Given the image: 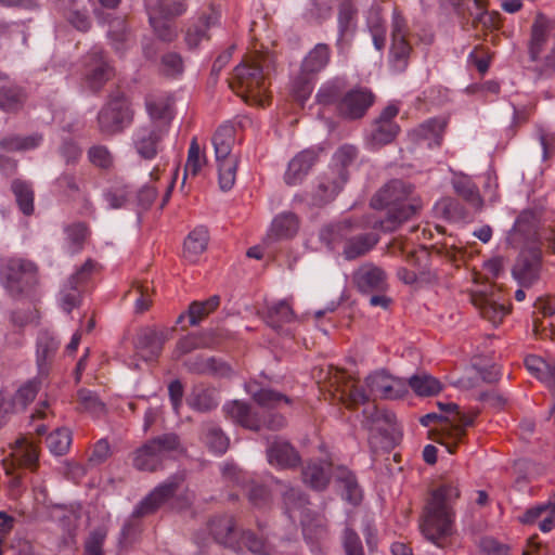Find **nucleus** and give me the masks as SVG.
Returning <instances> with one entry per match:
<instances>
[{
	"label": "nucleus",
	"mask_w": 555,
	"mask_h": 555,
	"mask_svg": "<svg viewBox=\"0 0 555 555\" xmlns=\"http://www.w3.org/2000/svg\"><path fill=\"white\" fill-rule=\"evenodd\" d=\"M90 163L102 169H108L113 166L114 157L104 145H93L88 150Z\"/></svg>",
	"instance_id": "nucleus-61"
},
{
	"label": "nucleus",
	"mask_w": 555,
	"mask_h": 555,
	"mask_svg": "<svg viewBox=\"0 0 555 555\" xmlns=\"http://www.w3.org/2000/svg\"><path fill=\"white\" fill-rule=\"evenodd\" d=\"M341 395L348 406L364 404L369 400L366 391L354 382L346 383L341 390Z\"/></svg>",
	"instance_id": "nucleus-63"
},
{
	"label": "nucleus",
	"mask_w": 555,
	"mask_h": 555,
	"mask_svg": "<svg viewBox=\"0 0 555 555\" xmlns=\"http://www.w3.org/2000/svg\"><path fill=\"white\" fill-rule=\"evenodd\" d=\"M23 90L14 85L0 88V109L3 112H16L24 103Z\"/></svg>",
	"instance_id": "nucleus-48"
},
{
	"label": "nucleus",
	"mask_w": 555,
	"mask_h": 555,
	"mask_svg": "<svg viewBox=\"0 0 555 555\" xmlns=\"http://www.w3.org/2000/svg\"><path fill=\"white\" fill-rule=\"evenodd\" d=\"M374 101L375 96L370 89L356 87L340 96L336 111L344 119L357 120L366 114Z\"/></svg>",
	"instance_id": "nucleus-12"
},
{
	"label": "nucleus",
	"mask_w": 555,
	"mask_h": 555,
	"mask_svg": "<svg viewBox=\"0 0 555 555\" xmlns=\"http://www.w3.org/2000/svg\"><path fill=\"white\" fill-rule=\"evenodd\" d=\"M268 462L278 468H292L298 465V452L285 440L274 439L267 449Z\"/></svg>",
	"instance_id": "nucleus-25"
},
{
	"label": "nucleus",
	"mask_w": 555,
	"mask_h": 555,
	"mask_svg": "<svg viewBox=\"0 0 555 555\" xmlns=\"http://www.w3.org/2000/svg\"><path fill=\"white\" fill-rule=\"evenodd\" d=\"M42 138L39 134H31L25 138H11L3 140L1 145L12 151H27L37 147Z\"/></svg>",
	"instance_id": "nucleus-62"
},
{
	"label": "nucleus",
	"mask_w": 555,
	"mask_h": 555,
	"mask_svg": "<svg viewBox=\"0 0 555 555\" xmlns=\"http://www.w3.org/2000/svg\"><path fill=\"white\" fill-rule=\"evenodd\" d=\"M358 22V9L352 0H344L338 5L337 12V39L336 47L344 51L351 43Z\"/></svg>",
	"instance_id": "nucleus-14"
},
{
	"label": "nucleus",
	"mask_w": 555,
	"mask_h": 555,
	"mask_svg": "<svg viewBox=\"0 0 555 555\" xmlns=\"http://www.w3.org/2000/svg\"><path fill=\"white\" fill-rule=\"evenodd\" d=\"M201 440L210 452L217 455L223 454L229 447L228 437L214 423H206L202 425Z\"/></svg>",
	"instance_id": "nucleus-37"
},
{
	"label": "nucleus",
	"mask_w": 555,
	"mask_h": 555,
	"mask_svg": "<svg viewBox=\"0 0 555 555\" xmlns=\"http://www.w3.org/2000/svg\"><path fill=\"white\" fill-rule=\"evenodd\" d=\"M550 23L542 14L537 15L532 27L529 42V57L532 62L540 60L541 53L544 51L548 41Z\"/></svg>",
	"instance_id": "nucleus-28"
},
{
	"label": "nucleus",
	"mask_w": 555,
	"mask_h": 555,
	"mask_svg": "<svg viewBox=\"0 0 555 555\" xmlns=\"http://www.w3.org/2000/svg\"><path fill=\"white\" fill-rule=\"evenodd\" d=\"M373 224L374 221L370 220L351 221L346 219L331 225L327 231L332 236V243L344 242L343 254L346 259L351 260L365 255L378 243V236L374 233H354L356 230L373 228Z\"/></svg>",
	"instance_id": "nucleus-4"
},
{
	"label": "nucleus",
	"mask_w": 555,
	"mask_h": 555,
	"mask_svg": "<svg viewBox=\"0 0 555 555\" xmlns=\"http://www.w3.org/2000/svg\"><path fill=\"white\" fill-rule=\"evenodd\" d=\"M299 229V220L293 212H282L271 222L268 238L272 241L293 237Z\"/></svg>",
	"instance_id": "nucleus-32"
},
{
	"label": "nucleus",
	"mask_w": 555,
	"mask_h": 555,
	"mask_svg": "<svg viewBox=\"0 0 555 555\" xmlns=\"http://www.w3.org/2000/svg\"><path fill=\"white\" fill-rule=\"evenodd\" d=\"M267 318L272 327L280 328L283 324L294 321L295 313L291 302L283 299L269 307Z\"/></svg>",
	"instance_id": "nucleus-46"
},
{
	"label": "nucleus",
	"mask_w": 555,
	"mask_h": 555,
	"mask_svg": "<svg viewBox=\"0 0 555 555\" xmlns=\"http://www.w3.org/2000/svg\"><path fill=\"white\" fill-rule=\"evenodd\" d=\"M366 25L375 49L382 51L386 46V26L378 11L370 12Z\"/></svg>",
	"instance_id": "nucleus-52"
},
{
	"label": "nucleus",
	"mask_w": 555,
	"mask_h": 555,
	"mask_svg": "<svg viewBox=\"0 0 555 555\" xmlns=\"http://www.w3.org/2000/svg\"><path fill=\"white\" fill-rule=\"evenodd\" d=\"M105 539L106 532L104 530H93L85 542V555H104Z\"/></svg>",
	"instance_id": "nucleus-64"
},
{
	"label": "nucleus",
	"mask_w": 555,
	"mask_h": 555,
	"mask_svg": "<svg viewBox=\"0 0 555 555\" xmlns=\"http://www.w3.org/2000/svg\"><path fill=\"white\" fill-rule=\"evenodd\" d=\"M73 441L72 431L68 428H57L47 438V447L56 456L64 455Z\"/></svg>",
	"instance_id": "nucleus-50"
},
{
	"label": "nucleus",
	"mask_w": 555,
	"mask_h": 555,
	"mask_svg": "<svg viewBox=\"0 0 555 555\" xmlns=\"http://www.w3.org/2000/svg\"><path fill=\"white\" fill-rule=\"evenodd\" d=\"M408 385L418 397L436 396L442 390L441 382L424 371L413 374L408 379Z\"/></svg>",
	"instance_id": "nucleus-36"
},
{
	"label": "nucleus",
	"mask_w": 555,
	"mask_h": 555,
	"mask_svg": "<svg viewBox=\"0 0 555 555\" xmlns=\"http://www.w3.org/2000/svg\"><path fill=\"white\" fill-rule=\"evenodd\" d=\"M145 106L151 118L150 124L166 125L168 129L170 128L172 102L169 96L165 94L150 95L145 100Z\"/></svg>",
	"instance_id": "nucleus-26"
},
{
	"label": "nucleus",
	"mask_w": 555,
	"mask_h": 555,
	"mask_svg": "<svg viewBox=\"0 0 555 555\" xmlns=\"http://www.w3.org/2000/svg\"><path fill=\"white\" fill-rule=\"evenodd\" d=\"M357 157V149L353 145H343L333 155V167L331 170L334 172H347V167L352 164Z\"/></svg>",
	"instance_id": "nucleus-58"
},
{
	"label": "nucleus",
	"mask_w": 555,
	"mask_h": 555,
	"mask_svg": "<svg viewBox=\"0 0 555 555\" xmlns=\"http://www.w3.org/2000/svg\"><path fill=\"white\" fill-rule=\"evenodd\" d=\"M13 463L18 466L28 467L34 469L39 460V453L37 446L29 441L26 437L16 439L14 444L11 447V453Z\"/></svg>",
	"instance_id": "nucleus-31"
},
{
	"label": "nucleus",
	"mask_w": 555,
	"mask_h": 555,
	"mask_svg": "<svg viewBox=\"0 0 555 555\" xmlns=\"http://www.w3.org/2000/svg\"><path fill=\"white\" fill-rule=\"evenodd\" d=\"M462 485L456 477L441 478L429 491L420 521L422 534L441 546L456 530L455 506L461 498Z\"/></svg>",
	"instance_id": "nucleus-1"
},
{
	"label": "nucleus",
	"mask_w": 555,
	"mask_h": 555,
	"mask_svg": "<svg viewBox=\"0 0 555 555\" xmlns=\"http://www.w3.org/2000/svg\"><path fill=\"white\" fill-rule=\"evenodd\" d=\"M302 481L317 491L324 490L331 480L332 463L328 460H311L302 467Z\"/></svg>",
	"instance_id": "nucleus-23"
},
{
	"label": "nucleus",
	"mask_w": 555,
	"mask_h": 555,
	"mask_svg": "<svg viewBox=\"0 0 555 555\" xmlns=\"http://www.w3.org/2000/svg\"><path fill=\"white\" fill-rule=\"evenodd\" d=\"M400 127L397 124H387L385 121L375 120L371 133L369 135V142L372 147H378L388 144L399 133Z\"/></svg>",
	"instance_id": "nucleus-45"
},
{
	"label": "nucleus",
	"mask_w": 555,
	"mask_h": 555,
	"mask_svg": "<svg viewBox=\"0 0 555 555\" xmlns=\"http://www.w3.org/2000/svg\"><path fill=\"white\" fill-rule=\"evenodd\" d=\"M207 158L204 151H202L196 138L191 141L188 159L184 168V178L188 176H197L201 170L206 166Z\"/></svg>",
	"instance_id": "nucleus-49"
},
{
	"label": "nucleus",
	"mask_w": 555,
	"mask_h": 555,
	"mask_svg": "<svg viewBox=\"0 0 555 555\" xmlns=\"http://www.w3.org/2000/svg\"><path fill=\"white\" fill-rule=\"evenodd\" d=\"M221 11L210 5L192 17L185 29L184 41L189 49H196L202 42L209 41L211 31L220 26Z\"/></svg>",
	"instance_id": "nucleus-10"
},
{
	"label": "nucleus",
	"mask_w": 555,
	"mask_h": 555,
	"mask_svg": "<svg viewBox=\"0 0 555 555\" xmlns=\"http://www.w3.org/2000/svg\"><path fill=\"white\" fill-rule=\"evenodd\" d=\"M410 52L411 47L406 39H391L389 61L395 70L402 72L406 68Z\"/></svg>",
	"instance_id": "nucleus-51"
},
{
	"label": "nucleus",
	"mask_w": 555,
	"mask_h": 555,
	"mask_svg": "<svg viewBox=\"0 0 555 555\" xmlns=\"http://www.w3.org/2000/svg\"><path fill=\"white\" fill-rule=\"evenodd\" d=\"M129 189L124 183H116L105 190L103 197L111 209H119L125 206L129 197Z\"/></svg>",
	"instance_id": "nucleus-56"
},
{
	"label": "nucleus",
	"mask_w": 555,
	"mask_h": 555,
	"mask_svg": "<svg viewBox=\"0 0 555 555\" xmlns=\"http://www.w3.org/2000/svg\"><path fill=\"white\" fill-rule=\"evenodd\" d=\"M79 284L76 283V278H69L61 287L57 295V302L64 312H72L80 302Z\"/></svg>",
	"instance_id": "nucleus-44"
},
{
	"label": "nucleus",
	"mask_w": 555,
	"mask_h": 555,
	"mask_svg": "<svg viewBox=\"0 0 555 555\" xmlns=\"http://www.w3.org/2000/svg\"><path fill=\"white\" fill-rule=\"evenodd\" d=\"M168 133L166 125L140 126L132 133V147L141 159L153 160L164 150Z\"/></svg>",
	"instance_id": "nucleus-9"
},
{
	"label": "nucleus",
	"mask_w": 555,
	"mask_h": 555,
	"mask_svg": "<svg viewBox=\"0 0 555 555\" xmlns=\"http://www.w3.org/2000/svg\"><path fill=\"white\" fill-rule=\"evenodd\" d=\"M223 411L234 423L241 426L258 430L260 428V422L255 414L251 413L250 408L247 403L234 400L223 405Z\"/></svg>",
	"instance_id": "nucleus-34"
},
{
	"label": "nucleus",
	"mask_w": 555,
	"mask_h": 555,
	"mask_svg": "<svg viewBox=\"0 0 555 555\" xmlns=\"http://www.w3.org/2000/svg\"><path fill=\"white\" fill-rule=\"evenodd\" d=\"M113 69L106 62L101 49H93L87 65L86 82L90 89L99 90L112 76Z\"/></svg>",
	"instance_id": "nucleus-24"
},
{
	"label": "nucleus",
	"mask_w": 555,
	"mask_h": 555,
	"mask_svg": "<svg viewBox=\"0 0 555 555\" xmlns=\"http://www.w3.org/2000/svg\"><path fill=\"white\" fill-rule=\"evenodd\" d=\"M208 528L218 543L229 547H234L236 533L234 529V521L231 517H216L209 522Z\"/></svg>",
	"instance_id": "nucleus-38"
},
{
	"label": "nucleus",
	"mask_w": 555,
	"mask_h": 555,
	"mask_svg": "<svg viewBox=\"0 0 555 555\" xmlns=\"http://www.w3.org/2000/svg\"><path fill=\"white\" fill-rule=\"evenodd\" d=\"M527 370L555 392V360H545L539 356L525 359Z\"/></svg>",
	"instance_id": "nucleus-30"
},
{
	"label": "nucleus",
	"mask_w": 555,
	"mask_h": 555,
	"mask_svg": "<svg viewBox=\"0 0 555 555\" xmlns=\"http://www.w3.org/2000/svg\"><path fill=\"white\" fill-rule=\"evenodd\" d=\"M540 269L541 251L533 248L519 254L512 273L519 285L529 287L539 279Z\"/></svg>",
	"instance_id": "nucleus-16"
},
{
	"label": "nucleus",
	"mask_w": 555,
	"mask_h": 555,
	"mask_svg": "<svg viewBox=\"0 0 555 555\" xmlns=\"http://www.w3.org/2000/svg\"><path fill=\"white\" fill-rule=\"evenodd\" d=\"M133 112L128 101L120 96L109 101L99 113L98 121L101 132L106 134L121 131L129 126Z\"/></svg>",
	"instance_id": "nucleus-11"
},
{
	"label": "nucleus",
	"mask_w": 555,
	"mask_h": 555,
	"mask_svg": "<svg viewBox=\"0 0 555 555\" xmlns=\"http://www.w3.org/2000/svg\"><path fill=\"white\" fill-rule=\"evenodd\" d=\"M348 180L346 172H334L330 170L319 180L318 186L313 193V204L324 205L333 201L341 191Z\"/></svg>",
	"instance_id": "nucleus-22"
},
{
	"label": "nucleus",
	"mask_w": 555,
	"mask_h": 555,
	"mask_svg": "<svg viewBox=\"0 0 555 555\" xmlns=\"http://www.w3.org/2000/svg\"><path fill=\"white\" fill-rule=\"evenodd\" d=\"M455 193L461 196L475 210H480L483 206V199L477 185L466 175H457L452 180Z\"/></svg>",
	"instance_id": "nucleus-35"
},
{
	"label": "nucleus",
	"mask_w": 555,
	"mask_h": 555,
	"mask_svg": "<svg viewBox=\"0 0 555 555\" xmlns=\"http://www.w3.org/2000/svg\"><path fill=\"white\" fill-rule=\"evenodd\" d=\"M330 60V47L326 43H318L304 59L302 70L310 74L319 73L327 66Z\"/></svg>",
	"instance_id": "nucleus-40"
},
{
	"label": "nucleus",
	"mask_w": 555,
	"mask_h": 555,
	"mask_svg": "<svg viewBox=\"0 0 555 555\" xmlns=\"http://www.w3.org/2000/svg\"><path fill=\"white\" fill-rule=\"evenodd\" d=\"M165 339L164 333L155 330H144L137 337L135 348L142 358L153 360L162 352Z\"/></svg>",
	"instance_id": "nucleus-29"
},
{
	"label": "nucleus",
	"mask_w": 555,
	"mask_h": 555,
	"mask_svg": "<svg viewBox=\"0 0 555 555\" xmlns=\"http://www.w3.org/2000/svg\"><path fill=\"white\" fill-rule=\"evenodd\" d=\"M60 341L54 337L49 335L48 333H42L38 337L37 341V366L39 370V374L46 375L48 372V364L54 357L56 350L59 349Z\"/></svg>",
	"instance_id": "nucleus-39"
},
{
	"label": "nucleus",
	"mask_w": 555,
	"mask_h": 555,
	"mask_svg": "<svg viewBox=\"0 0 555 555\" xmlns=\"http://www.w3.org/2000/svg\"><path fill=\"white\" fill-rule=\"evenodd\" d=\"M321 149L310 147L299 152L288 163L284 180L288 185L300 183L319 160Z\"/></svg>",
	"instance_id": "nucleus-19"
},
{
	"label": "nucleus",
	"mask_w": 555,
	"mask_h": 555,
	"mask_svg": "<svg viewBox=\"0 0 555 555\" xmlns=\"http://www.w3.org/2000/svg\"><path fill=\"white\" fill-rule=\"evenodd\" d=\"M365 385L371 393L386 399H398L406 392V385L402 379L392 378L383 371L369 375Z\"/></svg>",
	"instance_id": "nucleus-18"
},
{
	"label": "nucleus",
	"mask_w": 555,
	"mask_h": 555,
	"mask_svg": "<svg viewBox=\"0 0 555 555\" xmlns=\"http://www.w3.org/2000/svg\"><path fill=\"white\" fill-rule=\"evenodd\" d=\"M77 397L81 410L96 417L104 413L105 404L93 391L88 389H80L77 393Z\"/></svg>",
	"instance_id": "nucleus-55"
},
{
	"label": "nucleus",
	"mask_w": 555,
	"mask_h": 555,
	"mask_svg": "<svg viewBox=\"0 0 555 555\" xmlns=\"http://www.w3.org/2000/svg\"><path fill=\"white\" fill-rule=\"evenodd\" d=\"M145 2L150 24L156 36L166 42L176 39L177 30L168 17L184 13L185 3L177 0H145Z\"/></svg>",
	"instance_id": "nucleus-7"
},
{
	"label": "nucleus",
	"mask_w": 555,
	"mask_h": 555,
	"mask_svg": "<svg viewBox=\"0 0 555 555\" xmlns=\"http://www.w3.org/2000/svg\"><path fill=\"white\" fill-rule=\"evenodd\" d=\"M472 302L480 315L494 326L499 325L508 312L504 305L496 302L492 297L486 295H473Z\"/></svg>",
	"instance_id": "nucleus-33"
},
{
	"label": "nucleus",
	"mask_w": 555,
	"mask_h": 555,
	"mask_svg": "<svg viewBox=\"0 0 555 555\" xmlns=\"http://www.w3.org/2000/svg\"><path fill=\"white\" fill-rule=\"evenodd\" d=\"M246 391L254 398V400L261 406L275 408L281 402L289 404L292 401L283 393L276 392L268 388L258 389L256 383H247Z\"/></svg>",
	"instance_id": "nucleus-42"
},
{
	"label": "nucleus",
	"mask_w": 555,
	"mask_h": 555,
	"mask_svg": "<svg viewBox=\"0 0 555 555\" xmlns=\"http://www.w3.org/2000/svg\"><path fill=\"white\" fill-rule=\"evenodd\" d=\"M209 242V233L207 228L199 225L193 229L185 237L183 243V258L194 263L206 250Z\"/></svg>",
	"instance_id": "nucleus-27"
},
{
	"label": "nucleus",
	"mask_w": 555,
	"mask_h": 555,
	"mask_svg": "<svg viewBox=\"0 0 555 555\" xmlns=\"http://www.w3.org/2000/svg\"><path fill=\"white\" fill-rule=\"evenodd\" d=\"M11 189L21 211L26 216H30L35 209V192L33 185L26 181L14 180Z\"/></svg>",
	"instance_id": "nucleus-43"
},
{
	"label": "nucleus",
	"mask_w": 555,
	"mask_h": 555,
	"mask_svg": "<svg viewBox=\"0 0 555 555\" xmlns=\"http://www.w3.org/2000/svg\"><path fill=\"white\" fill-rule=\"evenodd\" d=\"M260 59L255 56L237 65L231 86L246 102L264 106L268 99V82Z\"/></svg>",
	"instance_id": "nucleus-3"
},
{
	"label": "nucleus",
	"mask_w": 555,
	"mask_h": 555,
	"mask_svg": "<svg viewBox=\"0 0 555 555\" xmlns=\"http://www.w3.org/2000/svg\"><path fill=\"white\" fill-rule=\"evenodd\" d=\"M446 121L441 118H429L409 132L412 142L428 147L440 146Z\"/></svg>",
	"instance_id": "nucleus-21"
},
{
	"label": "nucleus",
	"mask_w": 555,
	"mask_h": 555,
	"mask_svg": "<svg viewBox=\"0 0 555 555\" xmlns=\"http://www.w3.org/2000/svg\"><path fill=\"white\" fill-rule=\"evenodd\" d=\"M66 248L69 254L74 255L82 249L83 242L88 234L85 223L78 222L65 228Z\"/></svg>",
	"instance_id": "nucleus-53"
},
{
	"label": "nucleus",
	"mask_w": 555,
	"mask_h": 555,
	"mask_svg": "<svg viewBox=\"0 0 555 555\" xmlns=\"http://www.w3.org/2000/svg\"><path fill=\"white\" fill-rule=\"evenodd\" d=\"M40 388V383L37 379H31L18 388L11 403V412L16 409H25L30 403Z\"/></svg>",
	"instance_id": "nucleus-54"
},
{
	"label": "nucleus",
	"mask_w": 555,
	"mask_h": 555,
	"mask_svg": "<svg viewBox=\"0 0 555 555\" xmlns=\"http://www.w3.org/2000/svg\"><path fill=\"white\" fill-rule=\"evenodd\" d=\"M37 268L34 262L22 258L4 259L0 266V282L11 294L17 295L36 282Z\"/></svg>",
	"instance_id": "nucleus-8"
},
{
	"label": "nucleus",
	"mask_w": 555,
	"mask_h": 555,
	"mask_svg": "<svg viewBox=\"0 0 555 555\" xmlns=\"http://www.w3.org/2000/svg\"><path fill=\"white\" fill-rule=\"evenodd\" d=\"M437 405L443 413L441 414L446 425L442 429L448 430L449 435L455 440L462 439L467 427L474 424L476 414H466L461 411L460 406L454 402L438 401Z\"/></svg>",
	"instance_id": "nucleus-17"
},
{
	"label": "nucleus",
	"mask_w": 555,
	"mask_h": 555,
	"mask_svg": "<svg viewBox=\"0 0 555 555\" xmlns=\"http://www.w3.org/2000/svg\"><path fill=\"white\" fill-rule=\"evenodd\" d=\"M108 37L112 41V46L117 52H122L130 44V39L126 33V24L124 20L116 18L112 22L108 30Z\"/></svg>",
	"instance_id": "nucleus-57"
},
{
	"label": "nucleus",
	"mask_w": 555,
	"mask_h": 555,
	"mask_svg": "<svg viewBox=\"0 0 555 555\" xmlns=\"http://www.w3.org/2000/svg\"><path fill=\"white\" fill-rule=\"evenodd\" d=\"M190 408L196 411H209L217 405L211 395L203 388H195L188 398Z\"/></svg>",
	"instance_id": "nucleus-60"
},
{
	"label": "nucleus",
	"mask_w": 555,
	"mask_h": 555,
	"mask_svg": "<svg viewBox=\"0 0 555 555\" xmlns=\"http://www.w3.org/2000/svg\"><path fill=\"white\" fill-rule=\"evenodd\" d=\"M336 479L341 487L343 499L352 505H358L362 500V491L356 476L347 468H339Z\"/></svg>",
	"instance_id": "nucleus-41"
},
{
	"label": "nucleus",
	"mask_w": 555,
	"mask_h": 555,
	"mask_svg": "<svg viewBox=\"0 0 555 555\" xmlns=\"http://www.w3.org/2000/svg\"><path fill=\"white\" fill-rule=\"evenodd\" d=\"M216 162L221 190L229 191L236 179L237 157L232 153L235 142V128L231 124L221 125L212 135Z\"/></svg>",
	"instance_id": "nucleus-5"
},
{
	"label": "nucleus",
	"mask_w": 555,
	"mask_h": 555,
	"mask_svg": "<svg viewBox=\"0 0 555 555\" xmlns=\"http://www.w3.org/2000/svg\"><path fill=\"white\" fill-rule=\"evenodd\" d=\"M220 304V298L217 295L204 301H193L188 310L189 321L192 326L199 324L207 315L215 311Z\"/></svg>",
	"instance_id": "nucleus-47"
},
{
	"label": "nucleus",
	"mask_w": 555,
	"mask_h": 555,
	"mask_svg": "<svg viewBox=\"0 0 555 555\" xmlns=\"http://www.w3.org/2000/svg\"><path fill=\"white\" fill-rule=\"evenodd\" d=\"M412 188L402 180H392L382 188L371 199L374 209H387L384 219L374 221L373 228L384 232L397 230L409 220L417 207L410 202Z\"/></svg>",
	"instance_id": "nucleus-2"
},
{
	"label": "nucleus",
	"mask_w": 555,
	"mask_h": 555,
	"mask_svg": "<svg viewBox=\"0 0 555 555\" xmlns=\"http://www.w3.org/2000/svg\"><path fill=\"white\" fill-rule=\"evenodd\" d=\"M353 281L358 289L363 294L383 293L387 289V279L385 271L374 266L365 263L361 266L353 274Z\"/></svg>",
	"instance_id": "nucleus-20"
},
{
	"label": "nucleus",
	"mask_w": 555,
	"mask_h": 555,
	"mask_svg": "<svg viewBox=\"0 0 555 555\" xmlns=\"http://www.w3.org/2000/svg\"><path fill=\"white\" fill-rule=\"evenodd\" d=\"M182 481L183 478L180 475L169 477L138 504L133 514L135 516H144L155 512L163 503L176 493Z\"/></svg>",
	"instance_id": "nucleus-15"
},
{
	"label": "nucleus",
	"mask_w": 555,
	"mask_h": 555,
	"mask_svg": "<svg viewBox=\"0 0 555 555\" xmlns=\"http://www.w3.org/2000/svg\"><path fill=\"white\" fill-rule=\"evenodd\" d=\"M343 85L341 82L336 79L332 81H327L326 83L322 85L317 93V101L320 104L327 105L333 104L339 101V95L341 92Z\"/></svg>",
	"instance_id": "nucleus-59"
},
{
	"label": "nucleus",
	"mask_w": 555,
	"mask_h": 555,
	"mask_svg": "<svg viewBox=\"0 0 555 555\" xmlns=\"http://www.w3.org/2000/svg\"><path fill=\"white\" fill-rule=\"evenodd\" d=\"M278 485L281 486L285 514L293 524L299 521L302 526L305 537L309 538L307 524V498L301 493L299 489L288 487L282 482H278Z\"/></svg>",
	"instance_id": "nucleus-13"
},
{
	"label": "nucleus",
	"mask_w": 555,
	"mask_h": 555,
	"mask_svg": "<svg viewBox=\"0 0 555 555\" xmlns=\"http://www.w3.org/2000/svg\"><path fill=\"white\" fill-rule=\"evenodd\" d=\"M183 448L176 434H165L149 440L133 455V466L143 472H155L173 453H182Z\"/></svg>",
	"instance_id": "nucleus-6"
}]
</instances>
